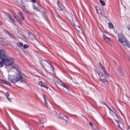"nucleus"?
Wrapping results in <instances>:
<instances>
[{
	"instance_id": "nucleus-1",
	"label": "nucleus",
	"mask_w": 130,
	"mask_h": 130,
	"mask_svg": "<svg viewBox=\"0 0 130 130\" xmlns=\"http://www.w3.org/2000/svg\"><path fill=\"white\" fill-rule=\"evenodd\" d=\"M12 68L16 70L18 73L13 76V78L9 77L8 78L9 81L12 83V84H16V83L19 82V81H20V83H26V79L23 78V76L21 74V72H20L21 68H19V66L17 64H14L12 66Z\"/></svg>"
},
{
	"instance_id": "nucleus-2",
	"label": "nucleus",
	"mask_w": 130,
	"mask_h": 130,
	"mask_svg": "<svg viewBox=\"0 0 130 130\" xmlns=\"http://www.w3.org/2000/svg\"><path fill=\"white\" fill-rule=\"evenodd\" d=\"M0 59H3L6 67H10L14 64V58L7 55L5 49H0Z\"/></svg>"
},
{
	"instance_id": "nucleus-3",
	"label": "nucleus",
	"mask_w": 130,
	"mask_h": 130,
	"mask_svg": "<svg viewBox=\"0 0 130 130\" xmlns=\"http://www.w3.org/2000/svg\"><path fill=\"white\" fill-rule=\"evenodd\" d=\"M119 41L122 45H123V46L130 48V43L124 37L122 36L120 37L119 39Z\"/></svg>"
},
{
	"instance_id": "nucleus-4",
	"label": "nucleus",
	"mask_w": 130,
	"mask_h": 130,
	"mask_svg": "<svg viewBox=\"0 0 130 130\" xmlns=\"http://www.w3.org/2000/svg\"><path fill=\"white\" fill-rule=\"evenodd\" d=\"M98 74L100 78V79L103 82L104 84H105L106 82H107V80L105 79V75H104V74L101 73V72H98Z\"/></svg>"
},
{
	"instance_id": "nucleus-5",
	"label": "nucleus",
	"mask_w": 130,
	"mask_h": 130,
	"mask_svg": "<svg viewBox=\"0 0 130 130\" xmlns=\"http://www.w3.org/2000/svg\"><path fill=\"white\" fill-rule=\"evenodd\" d=\"M18 6L22 9V10H25V3L22 0H19L18 2Z\"/></svg>"
},
{
	"instance_id": "nucleus-6",
	"label": "nucleus",
	"mask_w": 130,
	"mask_h": 130,
	"mask_svg": "<svg viewBox=\"0 0 130 130\" xmlns=\"http://www.w3.org/2000/svg\"><path fill=\"white\" fill-rule=\"evenodd\" d=\"M40 64H42L43 68H45V67H44L45 66H46V64H50V62L46 60H43L42 61H41L40 62Z\"/></svg>"
},
{
	"instance_id": "nucleus-7",
	"label": "nucleus",
	"mask_w": 130,
	"mask_h": 130,
	"mask_svg": "<svg viewBox=\"0 0 130 130\" xmlns=\"http://www.w3.org/2000/svg\"><path fill=\"white\" fill-rule=\"evenodd\" d=\"M59 118L61 119H63V120H66V121H68L69 120V117L63 114H60L59 116Z\"/></svg>"
},
{
	"instance_id": "nucleus-8",
	"label": "nucleus",
	"mask_w": 130,
	"mask_h": 130,
	"mask_svg": "<svg viewBox=\"0 0 130 130\" xmlns=\"http://www.w3.org/2000/svg\"><path fill=\"white\" fill-rule=\"evenodd\" d=\"M118 73L119 74V75H120V76H121L122 77L124 76V73L123 72L122 69H121V67H118Z\"/></svg>"
},
{
	"instance_id": "nucleus-9",
	"label": "nucleus",
	"mask_w": 130,
	"mask_h": 130,
	"mask_svg": "<svg viewBox=\"0 0 130 130\" xmlns=\"http://www.w3.org/2000/svg\"><path fill=\"white\" fill-rule=\"evenodd\" d=\"M18 14L19 16V17H21L20 18H21V23H22V21H24V20H25V17L24 16V14L21 12H18Z\"/></svg>"
},
{
	"instance_id": "nucleus-10",
	"label": "nucleus",
	"mask_w": 130,
	"mask_h": 130,
	"mask_svg": "<svg viewBox=\"0 0 130 130\" xmlns=\"http://www.w3.org/2000/svg\"><path fill=\"white\" fill-rule=\"evenodd\" d=\"M102 71H103L105 75H106V77L107 78H109V74H108V73H107V71H106V69H105V67H102V68H101Z\"/></svg>"
},
{
	"instance_id": "nucleus-11",
	"label": "nucleus",
	"mask_w": 130,
	"mask_h": 130,
	"mask_svg": "<svg viewBox=\"0 0 130 130\" xmlns=\"http://www.w3.org/2000/svg\"><path fill=\"white\" fill-rule=\"evenodd\" d=\"M14 18L18 21L20 25H22V19H21V17L18 16V15H14Z\"/></svg>"
},
{
	"instance_id": "nucleus-12",
	"label": "nucleus",
	"mask_w": 130,
	"mask_h": 130,
	"mask_svg": "<svg viewBox=\"0 0 130 130\" xmlns=\"http://www.w3.org/2000/svg\"><path fill=\"white\" fill-rule=\"evenodd\" d=\"M39 85L41 87H44L46 89H48V87H47V86L45 83L42 82V81H40L39 83Z\"/></svg>"
},
{
	"instance_id": "nucleus-13",
	"label": "nucleus",
	"mask_w": 130,
	"mask_h": 130,
	"mask_svg": "<svg viewBox=\"0 0 130 130\" xmlns=\"http://www.w3.org/2000/svg\"><path fill=\"white\" fill-rule=\"evenodd\" d=\"M6 33L8 34V35H9L11 38H13V39H16V36L14 35L12 33H11L8 31H6Z\"/></svg>"
},
{
	"instance_id": "nucleus-14",
	"label": "nucleus",
	"mask_w": 130,
	"mask_h": 130,
	"mask_svg": "<svg viewBox=\"0 0 130 130\" xmlns=\"http://www.w3.org/2000/svg\"><path fill=\"white\" fill-rule=\"evenodd\" d=\"M28 37L29 39H34V38H35L34 34L31 32H28Z\"/></svg>"
},
{
	"instance_id": "nucleus-15",
	"label": "nucleus",
	"mask_w": 130,
	"mask_h": 130,
	"mask_svg": "<svg viewBox=\"0 0 130 130\" xmlns=\"http://www.w3.org/2000/svg\"><path fill=\"white\" fill-rule=\"evenodd\" d=\"M57 5L58 6V10H59V11H61V12H63V9L61 8V7L60 6V4L59 2H57Z\"/></svg>"
},
{
	"instance_id": "nucleus-16",
	"label": "nucleus",
	"mask_w": 130,
	"mask_h": 130,
	"mask_svg": "<svg viewBox=\"0 0 130 130\" xmlns=\"http://www.w3.org/2000/svg\"><path fill=\"white\" fill-rule=\"evenodd\" d=\"M33 9H34V10H36L37 11V12H40V8L37 7L35 5L33 6Z\"/></svg>"
},
{
	"instance_id": "nucleus-17",
	"label": "nucleus",
	"mask_w": 130,
	"mask_h": 130,
	"mask_svg": "<svg viewBox=\"0 0 130 130\" xmlns=\"http://www.w3.org/2000/svg\"><path fill=\"white\" fill-rule=\"evenodd\" d=\"M109 28L110 29H113V28H114V25H113L112 23H111V22L109 23Z\"/></svg>"
},
{
	"instance_id": "nucleus-18",
	"label": "nucleus",
	"mask_w": 130,
	"mask_h": 130,
	"mask_svg": "<svg viewBox=\"0 0 130 130\" xmlns=\"http://www.w3.org/2000/svg\"><path fill=\"white\" fill-rule=\"evenodd\" d=\"M4 64H5V62L3 59H1L0 61V68H3L4 67Z\"/></svg>"
},
{
	"instance_id": "nucleus-19",
	"label": "nucleus",
	"mask_w": 130,
	"mask_h": 130,
	"mask_svg": "<svg viewBox=\"0 0 130 130\" xmlns=\"http://www.w3.org/2000/svg\"><path fill=\"white\" fill-rule=\"evenodd\" d=\"M103 36L105 40H107V41H110V39H109V38L107 37L106 35H103Z\"/></svg>"
},
{
	"instance_id": "nucleus-20",
	"label": "nucleus",
	"mask_w": 130,
	"mask_h": 130,
	"mask_svg": "<svg viewBox=\"0 0 130 130\" xmlns=\"http://www.w3.org/2000/svg\"><path fill=\"white\" fill-rule=\"evenodd\" d=\"M0 80H1V83H2V84H5V85H7L8 81L4 80H2V79H0Z\"/></svg>"
},
{
	"instance_id": "nucleus-21",
	"label": "nucleus",
	"mask_w": 130,
	"mask_h": 130,
	"mask_svg": "<svg viewBox=\"0 0 130 130\" xmlns=\"http://www.w3.org/2000/svg\"><path fill=\"white\" fill-rule=\"evenodd\" d=\"M8 18H9V19L11 20L10 23H12V24H15V20H14V19H12V17H11V16H8Z\"/></svg>"
},
{
	"instance_id": "nucleus-22",
	"label": "nucleus",
	"mask_w": 130,
	"mask_h": 130,
	"mask_svg": "<svg viewBox=\"0 0 130 130\" xmlns=\"http://www.w3.org/2000/svg\"><path fill=\"white\" fill-rule=\"evenodd\" d=\"M100 4H101V5L103 6H105V2H104V1H102V0H100Z\"/></svg>"
},
{
	"instance_id": "nucleus-23",
	"label": "nucleus",
	"mask_w": 130,
	"mask_h": 130,
	"mask_svg": "<svg viewBox=\"0 0 130 130\" xmlns=\"http://www.w3.org/2000/svg\"><path fill=\"white\" fill-rule=\"evenodd\" d=\"M17 45L18 46H19V47H23V43H22L21 42H18L17 44Z\"/></svg>"
},
{
	"instance_id": "nucleus-24",
	"label": "nucleus",
	"mask_w": 130,
	"mask_h": 130,
	"mask_svg": "<svg viewBox=\"0 0 130 130\" xmlns=\"http://www.w3.org/2000/svg\"><path fill=\"white\" fill-rule=\"evenodd\" d=\"M18 34H20V35H21V36H23L24 38H26L25 36L23 35V32H22V31H21L20 30H18Z\"/></svg>"
},
{
	"instance_id": "nucleus-25",
	"label": "nucleus",
	"mask_w": 130,
	"mask_h": 130,
	"mask_svg": "<svg viewBox=\"0 0 130 130\" xmlns=\"http://www.w3.org/2000/svg\"><path fill=\"white\" fill-rule=\"evenodd\" d=\"M23 10H24V11L25 13H26L27 14H28L29 15H30V12L29 11V10H28V9L25 8V9Z\"/></svg>"
},
{
	"instance_id": "nucleus-26",
	"label": "nucleus",
	"mask_w": 130,
	"mask_h": 130,
	"mask_svg": "<svg viewBox=\"0 0 130 130\" xmlns=\"http://www.w3.org/2000/svg\"><path fill=\"white\" fill-rule=\"evenodd\" d=\"M40 122L41 124H43L44 123V119L43 118L40 119Z\"/></svg>"
},
{
	"instance_id": "nucleus-27",
	"label": "nucleus",
	"mask_w": 130,
	"mask_h": 130,
	"mask_svg": "<svg viewBox=\"0 0 130 130\" xmlns=\"http://www.w3.org/2000/svg\"><path fill=\"white\" fill-rule=\"evenodd\" d=\"M23 48L24 49H27V48H29V45H24L23 46Z\"/></svg>"
},
{
	"instance_id": "nucleus-28",
	"label": "nucleus",
	"mask_w": 130,
	"mask_h": 130,
	"mask_svg": "<svg viewBox=\"0 0 130 130\" xmlns=\"http://www.w3.org/2000/svg\"><path fill=\"white\" fill-rule=\"evenodd\" d=\"M44 15L45 16L46 19L47 20V19H48V17H47V15H46V11H44Z\"/></svg>"
},
{
	"instance_id": "nucleus-29",
	"label": "nucleus",
	"mask_w": 130,
	"mask_h": 130,
	"mask_svg": "<svg viewBox=\"0 0 130 130\" xmlns=\"http://www.w3.org/2000/svg\"><path fill=\"white\" fill-rule=\"evenodd\" d=\"M49 64L50 66V68L52 69L53 72H54V68L53 67L52 64H51V63L50 62V64Z\"/></svg>"
},
{
	"instance_id": "nucleus-30",
	"label": "nucleus",
	"mask_w": 130,
	"mask_h": 130,
	"mask_svg": "<svg viewBox=\"0 0 130 130\" xmlns=\"http://www.w3.org/2000/svg\"><path fill=\"white\" fill-rule=\"evenodd\" d=\"M44 101H45V104L46 107H48V103H47V100H45Z\"/></svg>"
},
{
	"instance_id": "nucleus-31",
	"label": "nucleus",
	"mask_w": 130,
	"mask_h": 130,
	"mask_svg": "<svg viewBox=\"0 0 130 130\" xmlns=\"http://www.w3.org/2000/svg\"><path fill=\"white\" fill-rule=\"evenodd\" d=\"M106 106L108 108V109L110 111H112V112H113V111H112V110H111V108H110V107H109L108 106H107V105H106Z\"/></svg>"
},
{
	"instance_id": "nucleus-32",
	"label": "nucleus",
	"mask_w": 130,
	"mask_h": 130,
	"mask_svg": "<svg viewBox=\"0 0 130 130\" xmlns=\"http://www.w3.org/2000/svg\"><path fill=\"white\" fill-rule=\"evenodd\" d=\"M42 96H43V98H44V101L45 100H47V99H46V95L45 94H42Z\"/></svg>"
},
{
	"instance_id": "nucleus-33",
	"label": "nucleus",
	"mask_w": 130,
	"mask_h": 130,
	"mask_svg": "<svg viewBox=\"0 0 130 130\" xmlns=\"http://www.w3.org/2000/svg\"><path fill=\"white\" fill-rule=\"evenodd\" d=\"M6 95L7 98H8V97H9V96H10V92H7L6 93Z\"/></svg>"
},
{
	"instance_id": "nucleus-34",
	"label": "nucleus",
	"mask_w": 130,
	"mask_h": 130,
	"mask_svg": "<svg viewBox=\"0 0 130 130\" xmlns=\"http://www.w3.org/2000/svg\"><path fill=\"white\" fill-rule=\"evenodd\" d=\"M99 67H100L101 69L102 68V67H104L103 66H102V64L100 62H99Z\"/></svg>"
},
{
	"instance_id": "nucleus-35",
	"label": "nucleus",
	"mask_w": 130,
	"mask_h": 130,
	"mask_svg": "<svg viewBox=\"0 0 130 130\" xmlns=\"http://www.w3.org/2000/svg\"><path fill=\"white\" fill-rule=\"evenodd\" d=\"M30 1L31 2V3H34V4H35V3H37V1L36 0H30Z\"/></svg>"
},
{
	"instance_id": "nucleus-36",
	"label": "nucleus",
	"mask_w": 130,
	"mask_h": 130,
	"mask_svg": "<svg viewBox=\"0 0 130 130\" xmlns=\"http://www.w3.org/2000/svg\"><path fill=\"white\" fill-rule=\"evenodd\" d=\"M6 85H8V86H12L11 83H10V82H7V83H6Z\"/></svg>"
},
{
	"instance_id": "nucleus-37",
	"label": "nucleus",
	"mask_w": 130,
	"mask_h": 130,
	"mask_svg": "<svg viewBox=\"0 0 130 130\" xmlns=\"http://www.w3.org/2000/svg\"><path fill=\"white\" fill-rule=\"evenodd\" d=\"M59 84L60 86H62L63 85V83H62V82L61 81H60V82H59Z\"/></svg>"
},
{
	"instance_id": "nucleus-38",
	"label": "nucleus",
	"mask_w": 130,
	"mask_h": 130,
	"mask_svg": "<svg viewBox=\"0 0 130 130\" xmlns=\"http://www.w3.org/2000/svg\"><path fill=\"white\" fill-rule=\"evenodd\" d=\"M52 113H53V114H56V112L55 111H52Z\"/></svg>"
},
{
	"instance_id": "nucleus-39",
	"label": "nucleus",
	"mask_w": 130,
	"mask_h": 130,
	"mask_svg": "<svg viewBox=\"0 0 130 130\" xmlns=\"http://www.w3.org/2000/svg\"><path fill=\"white\" fill-rule=\"evenodd\" d=\"M7 98L8 101H9L10 102H12V100H11V99L9 97H8Z\"/></svg>"
},
{
	"instance_id": "nucleus-40",
	"label": "nucleus",
	"mask_w": 130,
	"mask_h": 130,
	"mask_svg": "<svg viewBox=\"0 0 130 130\" xmlns=\"http://www.w3.org/2000/svg\"><path fill=\"white\" fill-rule=\"evenodd\" d=\"M101 104H102L103 105H106V104H105V102H101Z\"/></svg>"
},
{
	"instance_id": "nucleus-41",
	"label": "nucleus",
	"mask_w": 130,
	"mask_h": 130,
	"mask_svg": "<svg viewBox=\"0 0 130 130\" xmlns=\"http://www.w3.org/2000/svg\"><path fill=\"white\" fill-rule=\"evenodd\" d=\"M89 124L90 125V126H93V123H92V122H89Z\"/></svg>"
},
{
	"instance_id": "nucleus-42",
	"label": "nucleus",
	"mask_w": 130,
	"mask_h": 130,
	"mask_svg": "<svg viewBox=\"0 0 130 130\" xmlns=\"http://www.w3.org/2000/svg\"><path fill=\"white\" fill-rule=\"evenodd\" d=\"M118 127H119L120 128V129H122V128H121V127H120V125L119 124H118Z\"/></svg>"
},
{
	"instance_id": "nucleus-43",
	"label": "nucleus",
	"mask_w": 130,
	"mask_h": 130,
	"mask_svg": "<svg viewBox=\"0 0 130 130\" xmlns=\"http://www.w3.org/2000/svg\"><path fill=\"white\" fill-rule=\"evenodd\" d=\"M116 122H117V124H118L119 123V121L117 120H115Z\"/></svg>"
},
{
	"instance_id": "nucleus-44",
	"label": "nucleus",
	"mask_w": 130,
	"mask_h": 130,
	"mask_svg": "<svg viewBox=\"0 0 130 130\" xmlns=\"http://www.w3.org/2000/svg\"><path fill=\"white\" fill-rule=\"evenodd\" d=\"M127 130H130V126H128L127 128Z\"/></svg>"
},
{
	"instance_id": "nucleus-45",
	"label": "nucleus",
	"mask_w": 130,
	"mask_h": 130,
	"mask_svg": "<svg viewBox=\"0 0 130 130\" xmlns=\"http://www.w3.org/2000/svg\"><path fill=\"white\" fill-rule=\"evenodd\" d=\"M62 87H63V88H66V86L64 84H63V85H62Z\"/></svg>"
},
{
	"instance_id": "nucleus-46",
	"label": "nucleus",
	"mask_w": 130,
	"mask_h": 130,
	"mask_svg": "<svg viewBox=\"0 0 130 130\" xmlns=\"http://www.w3.org/2000/svg\"><path fill=\"white\" fill-rule=\"evenodd\" d=\"M66 89H67V90H69V87H68V86L65 87Z\"/></svg>"
},
{
	"instance_id": "nucleus-47",
	"label": "nucleus",
	"mask_w": 130,
	"mask_h": 130,
	"mask_svg": "<svg viewBox=\"0 0 130 130\" xmlns=\"http://www.w3.org/2000/svg\"><path fill=\"white\" fill-rule=\"evenodd\" d=\"M127 29H128V30H129V31H130V26L128 27Z\"/></svg>"
},
{
	"instance_id": "nucleus-48",
	"label": "nucleus",
	"mask_w": 130,
	"mask_h": 130,
	"mask_svg": "<svg viewBox=\"0 0 130 130\" xmlns=\"http://www.w3.org/2000/svg\"><path fill=\"white\" fill-rule=\"evenodd\" d=\"M42 127H44V125H42Z\"/></svg>"
},
{
	"instance_id": "nucleus-49",
	"label": "nucleus",
	"mask_w": 130,
	"mask_h": 130,
	"mask_svg": "<svg viewBox=\"0 0 130 130\" xmlns=\"http://www.w3.org/2000/svg\"><path fill=\"white\" fill-rule=\"evenodd\" d=\"M128 58H129V60H130V56L128 57Z\"/></svg>"
},
{
	"instance_id": "nucleus-50",
	"label": "nucleus",
	"mask_w": 130,
	"mask_h": 130,
	"mask_svg": "<svg viewBox=\"0 0 130 130\" xmlns=\"http://www.w3.org/2000/svg\"><path fill=\"white\" fill-rule=\"evenodd\" d=\"M116 116H117V114H116Z\"/></svg>"
}]
</instances>
